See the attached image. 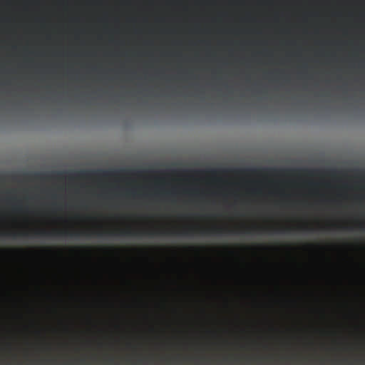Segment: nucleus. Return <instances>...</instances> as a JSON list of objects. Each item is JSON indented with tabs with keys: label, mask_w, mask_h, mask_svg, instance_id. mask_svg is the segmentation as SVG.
Listing matches in <instances>:
<instances>
[{
	"label": "nucleus",
	"mask_w": 365,
	"mask_h": 365,
	"mask_svg": "<svg viewBox=\"0 0 365 365\" xmlns=\"http://www.w3.org/2000/svg\"><path fill=\"white\" fill-rule=\"evenodd\" d=\"M201 235H222L225 232L232 233L233 231L230 230H226L222 227H212L210 229H200L197 230Z\"/></svg>",
	"instance_id": "nucleus-2"
},
{
	"label": "nucleus",
	"mask_w": 365,
	"mask_h": 365,
	"mask_svg": "<svg viewBox=\"0 0 365 365\" xmlns=\"http://www.w3.org/2000/svg\"><path fill=\"white\" fill-rule=\"evenodd\" d=\"M197 230L194 228H187L185 229L181 232H176L173 231H168V230H149V231H136L131 229H128L126 230H120L118 232H71L68 230H62V231H54V232H47L45 230H38L34 232L35 236L36 237H43V236H65V237H79L82 235H95L98 237H103L105 235H120V236H143L148 235L150 237L153 236H159V235H180L184 236H192Z\"/></svg>",
	"instance_id": "nucleus-1"
},
{
	"label": "nucleus",
	"mask_w": 365,
	"mask_h": 365,
	"mask_svg": "<svg viewBox=\"0 0 365 365\" xmlns=\"http://www.w3.org/2000/svg\"><path fill=\"white\" fill-rule=\"evenodd\" d=\"M3 235L17 238L19 237H27L29 232H0V237Z\"/></svg>",
	"instance_id": "nucleus-3"
},
{
	"label": "nucleus",
	"mask_w": 365,
	"mask_h": 365,
	"mask_svg": "<svg viewBox=\"0 0 365 365\" xmlns=\"http://www.w3.org/2000/svg\"><path fill=\"white\" fill-rule=\"evenodd\" d=\"M289 229H280V230H277V231L278 232H287V231H289Z\"/></svg>",
	"instance_id": "nucleus-5"
},
{
	"label": "nucleus",
	"mask_w": 365,
	"mask_h": 365,
	"mask_svg": "<svg viewBox=\"0 0 365 365\" xmlns=\"http://www.w3.org/2000/svg\"><path fill=\"white\" fill-rule=\"evenodd\" d=\"M98 173L105 174L106 173L105 171L99 170L98 171Z\"/></svg>",
	"instance_id": "nucleus-7"
},
{
	"label": "nucleus",
	"mask_w": 365,
	"mask_h": 365,
	"mask_svg": "<svg viewBox=\"0 0 365 365\" xmlns=\"http://www.w3.org/2000/svg\"><path fill=\"white\" fill-rule=\"evenodd\" d=\"M260 229L259 228H252V229H250V228H248V229H245L244 230V232L246 233V234H250L252 231L253 230H259Z\"/></svg>",
	"instance_id": "nucleus-4"
},
{
	"label": "nucleus",
	"mask_w": 365,
	"mask_h": 365,
	"mask_svg": "<svg viewBox=\"0 0 365 365\" xmlns=\"http://www.w3.org/2000/svg\"><path fill=\"white\" fill-rule=\"evenodd\" d=\"M89 173H90V172H88V171H82V176L87 175Z\"/></svg>",
	"instance_id": "nucleus-6"
},
{
	"label": "nucleus",
	"mask_w": 365,
	"mask_h": 365,
	"mask_svg": "<svg viewBox=\"0 0 365 365\" xmlns=\"http://www.w3.org/2000/svg\"><path fill=\"white\" fill-rule=\"evenodd\" d=\"M360 227H361V228H364V227H363L362 224H361V225H360Z\"/></svg>",
	"instance_id": "nucleus-8"
}]
</instances>
